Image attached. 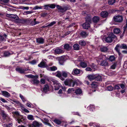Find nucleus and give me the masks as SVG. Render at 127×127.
<instances>
[{"mask_svg": "<svg viewBox=\"0 0 127 127\" xmlns=\"http://www.w3.org/2000/svg\"><path fill=\"white\" fill-rule=\"evenodd\" d=\"M15 104L17 105L20 106L21 107L23 105L19 101L17 100L16 101H15Z\"/></svg>", "mask_w": 127, "mask_h": 127, "instance_id": "nucleus-48", "label": "nucleus"}, {"mask_svg": "<svg viewBox=\"0 0 127 127\" xmlns=\"http://www.w3.org/2000/svg\"><path fill=\"white\" fill-rule=\"evenodd\" d=\"M38 66L41 68L46 67L47 68L48 65L46 64V63L43 61H42L38 65Z\"/></svg>", "mask_w": 127, "mask_h": 127, "instance_id": "nucleus-11", "label": "nucleus"}, {"mask_svg": "<svg viewBox=\"0 0 127 127\" xmlns=\"http://www.w3.org/2000/svg\"><path fill=\"white\" fill-rule=\"evenodd\" d=\"M12 53H11L9 51H5L3 52V56L5 57H7L9 56L12 54Z\"/></svg>", "mask_w": 127, "mask_h": 127, "instance_id": "nucleus-21", "label": "nucleus"}, {"mask_svg": "<svg viewBox=\"0 0 127 127\" xmlns=\"http://www.w3.org/2000/svg\"><path fill=\"white\" fill-rule=\"evenodd\" d=\"M79 44L82 46H85L86 44L85 41L83 40L79 41Z\"/></svg>", "mask_w": 127, "mask_h": 127, "instance_id": "nucleus-34", "label": "nucleus"}, {"mask_svg": "<svg viewBox=\"0 0 127 127\" xmlns=\"http://www.w3.org/2000/svg\"><path fill=\"white\" fill-rule=\"evenodd\" d=\"M115 2V0H108V3L109 5H112Z\"/></svg>", "mask_w": 127, "mask_h": 127, "instance_id": "nucleus-46", "label": "nucleus"}, {"mask_svg": "<svg viewBox=\"0 0 127 127\" xmlns=\"http://www.w3.org/2000/svg\"><path fill=\"white\" fill-rule=\"evenodd\" d=\"M30 82L32 84L35 85H37L39 83V81L38 80H31Z\"/></svg>", "mask_w": 127, "mask_h": 127, "instance_id": "nucleus-39", "label": "nucleus"}, {"mask_svg": "<svg viewBox=\"0 0 127 127\" xmlns=\"http://www.w3.org/2000/svg\"><path fill=\"white\" fill-rule=\"evenodd\" d=\"M0 100L4 103H7L8 102L7 101L2 97H0Z\"/></svg>", "mask_w": 127, "mask_h": 127, "instance_id": "nucleus-57", "label": "nucleus"}, {"mask_svg": "<svg viewBox=\"0 0 127 127\" xmlns=\"http://www.w3.org/2000/svg\"><path fill=\"white\" fill-rule=\"evenodd\" d=\"M36 42L39 44H43L44 43V39L42 37H40L36 39Z\"/></svg>", "mask_w": 127, "mask_h": 127, "instance_id": "nucleus-14", "label": "nucleus"}, {"mask_svg": "<svg viewBox=\"0 0 127 127\" xmlns=\"http://www.w3.org/2000/svg\"><path fill=\"white\" fill-rule=\"evenodd\" d=\"M54 122L58 125H60L61 123V122L58 119H56L54 120Z\"/></svg>", "mask_w": 127, "mask_h": 127, "instance_id": "nucleus-50", "label": "nucleus"}, {"mask_svg": "<svg viewBox=\"0 0 127 127\" xmlns=\"http://www.w3.org/2000/svg\"><path fill=\"white\" fill-rule=\"evenodd\" d=\"M64 49L67 51L70 50L72 48V46L68 44H65L64 46Z\"/></svg>", "mask_w": 127, "mask_h": 127, "instance_id": "nucleus-23", "label": "nucleus"}, {"mask_svg": "<svg viewBox=\"0 0 127 127\" xmlns=\"http://www.w3.org/2000/svg\"><path fill=\"white\" fill-rule=\"evenodd\" d=\"M116 66V64L114 63L111 66V68L112 69H114Z\"/></svg>", "mask_w": 127, "mask_h": 127, "instance_id": "nucleus-55", "label": "nucleus"}, {"mask_svg": "<svg viewBox=\"0 0 127 127\" xmlns=\"http://www.w3.org/2000/svg\"><path fill=\"white\" fill-rule=\"evenodd\" d=\"M64 83L66 85L73 87L76 84V82H73L72 80H66L64 81Z\"/></svg>", "mask_w": 127, "mask_h": 127, "instance_id": "nucleus-6", "label": "nucleus"}, {"mask_svg": "<svg viewBox=\"0 0 127 127\" xmlns=\"http://www.w3.org/2000/svg\"><path fill=\"white\" fill-rule=\"evenodd\" d=\"M62 77L65 78L67 77L68 73L65 71H63L62 72Z\"/></svg>", "mask_w": 127, "mask_h": 127, "instance_id": "nucleus-28", "label": "nucleus"}, {"mask_svg": "<svg viewBox=\"0 0 127 127\" xmlns=\"http://www.w3.org/2000/svg\"><path fill=\"white\" fill-rule=\"evenodd\" d=\"M115 57L114 56H110L109 58V60L111 62L114 61L115 60Z\"/></svg>", "mask_w": 127, "mask_h": 127, "instance_id": "nucleus-45", "label": "nucleus"}, {"mask_svg": "<svg viewBox=\"0 0 127 127\" xmlns=\"http://www.w3.org/2000/svg\"><path fill=\"white\" fill-rule=\"evenodd\" d=\"M86 19V22L91 23V17L90 16L87 15L85 18Z\"/></svg>", "mask_w": 127, "mask_h": 127, "instance_id": "nucleus-26", "label": "nucleus"}, {"mask_svg": "<svg viewBox=\"0 0 127 127\" xmlns=\"http://www.w3.org/2000/svg\"><path fill=\"white\" fill-rule=\"evenodd\" d=\"M25 76L29 78L33 79H37L38 78V76L36 75L34 76L32 75H25Z\"/></svg>", "mask_w": 127, "mask_h": 127, "instance_id": "nucleus-17", "label": "nucleus"}, {"mask_svg": "<svg viewBox=\"0 0 127 127\" xmlns=\"http://www.w3.org/2000/svg\"><path fill=\"white\" fill-rule=\"evenodd\" d=\"M52 81L53 83V84L54 85L55 90H58L61 86V85L55 80H53Z\"/></svg>", "mask_w": 127, "mask_h": 127, "instance_id": "nucleus-7", "label": "nucleus"}, {"mask_svg": "<svg viewBox=\"0 0 127 127\" xmlns=\"http://www.w3.org/2000/svg\"><path fill=\"white\" fill-rule=\"evenodd\" d=\"M95 106L93 105H90L88 107V108L90 111H93L95 109Z\"/></svg>", "mask_w": 127, "mask_h": 127, "instance_id": "nucleus-43", "label": "nucleus"}, {"mask_svg": "<svg viewBox=\"0 0 127 127\" xmlns=\"http://www.w3.org/2000/svg\"><path fill=\"white\" fill-rule=\"evenodd\" d=\"M100 50L102 52H105L107 51L108 49L106 47L102 46L100 48Z\"/></svg>", "mask_w": 127, "mask_h": 127, "instance_id": "nucleus-33", "label": "nucleus"}, {"mask_svg": "<svg viewBox=\"0 0 127 127\" xmlns=\"http://www.w3.org/2000/svg\"><path fill=\"white\" fill-rule=\"evenodd\" d=\"M115 11L113 9H110L108 10V14L113 13H115Z\"/></svg>", "mask_w": 127, "mask_h": 127, "instance_id": "nucleus-51", "label": "nucleus"}, {"mask_svg": "<svg viewBox=\"0 0 127 127\" xmlns=\"http://www.w3.org/2000/svg\"><path fill=\"white\" fill-rule=\"evenodd\" d=\"M42 8L41 7V6H36L34 7L33 8V9L34 10L38 9H41Z\"/></svg>", "mask_w": 127, "mask_h": 127, "instance_id": "nucleus-59", "label": "nucleus"}, {"mask_svg": "<svg viewBox=\"0 0 127 127\" xmlns=\"http://www.w3.org/2000/svg\"><path fill=\"white\" fill-rule=\"evenodd\" d=\"M21 9H26V10H28L29 9V8L28 7H24V6H21Z\"/></svg>", "mask_w": 127, "mask_h": 127, "instance_id": "nucleus-64", "label": "nucleus"}, {"mask_svg": "<svg viewBox=\"0 0 127 127\" xmlns=\"http://www.w3.org/2000/svg\"><path fill=\"white\" fill-rule=\"evenodd\" d=\"M55 52L58 54H60L63 53V51L61 49L57 48L55 50Z\"/></svg>", "mask_w": 127, "mask_h": 127, "instance_id": "nucleus-29", "label": "nucleus"}, {"mask_svg": "<svg viewBox=\"0 0 127 127\" xmlns=\"http://www.w3.org/2000/svg\"><path fill=\"white\" fill-rule=\"evenodd\" d=\"M79 34L82 37L85 38L88 36V33L86 31H82Z\"/></svg>", "mask_w": 127, "mask_h": 127, "instance_id": "nucleus-13", "label": "nucleus"}, {"mask_svg": "<svg viewBox=\"0 0 127 127\" xmlns=\"http://www.w3.org/2000/svg\"><path fill=\"white\" fill-rule=\"evenodd\" d=\"M114 39H117V37L113 33H110L108 35V36L104 38L107 43H111Z\"/></svg>", "mask_w": 127, "mask_h": 127, "instance_id": "nucleus-1", "label": "nucleus"}, {"mask_svg": "<svg viewBox=\"0 0 127 127\" xmlns=\"http://www.w3.org/2000/svg\"><path fill=\"white\" fill-rule=\"evenodd\" d=\"M80 66L83 68L86 67L87 66V63L84 62H81L80 64Z\"/></svg>", "mask_w": 127, "mask_h": 127, "instance_id": "nucleus-27", "label": "nucleus"}, {"mask_svg": "<svg viewBox=\"0 0 127 127\" xmlns=\"http://www.w3.org/2000/svg\"><path fill=\"white\" fill-rule=\"evenodd\" d=\"M100 18L97 16H95L92 18L93 22L95 23L98 22L100 20Z\"/></svg>", "mask_w": 127, "mask_h": 127, "instance_id": "nucleus-20", "label": "nucleus"}, {"mask_svg": "<svg viewBox=\"0 0 127 127\" xmlns=\"http://www.w3.org/2000/svg\"><path fill=\"white\" fill-rule=\"evenodd\" d=\"M113 20L114 22L117 23H121L123 21V17L122 16L117 15L114 16Z\"/></svg>", "mask_w": 127, "mask_h": 127, "instance_id": "nucleus-4", "label": "nucleus"}, {"mask_svg": "<svg viewBox=\"0 0 127 127\" xmlns=\"http://www.w3.org/2000/svg\"><path fill=\"white\" fill-rule=\"evenodd\" d=\"M56 23V22L55 21H53L50 23L48 25V26L49 27H51L53 26L54 24H55Z\"/></svg>", "mask_w": 127, "mask_h": 127, "instance_id": "nucleus-53", "label": "nucleus"}, {"mask_svg": "<svg viewBox=\"0 0 127 127\" xmlns=\"http://www.w3.org/2000/svg\"><path fill=\"white\" fill-rule=\"evenodd\" d=\"M1 93L2 95L6 97H8L10 96V94L6 91H1Z\"/></svg>", "mask_w": 127, "mask_h": 127, "instance_id": "nucleus-22", "label": "nucleus"}, {"mask_svg": "<svg viewBox=\"0 0 127 127\" xmlns=\"http://www.w3.org/2000/svg\"><path fill=\"white\" fill-rule=\"evenodd\" d=\"M113 32L115 33L119 34L120 32V31L118 28H115L113 30Z\"/></svg>", "mask_w": 127, "mask_h": 127, "instance_id": "nucleus-40", "label": "nucleus"}, {"mask_svg": "<svg viewBox=\"0 0 127 127\" xmlns=\"http://www.w3.org/2000/svg\"><path fill=\"white\" fill-rule=\"evenodd\" d=\"M85 70L86 71H92V69L91 67H87L85 69Z\"/></svg>", "mask_w": 127, "mask_h": 127, "instance_id": "nucleus-62", "label": "nucleus"}, {"mask_svg": "<svg viewBox=\"0 0 127 127\" xmlns=\"http://www.w3.org/2000/svg\"><path fill=\"white\" fill-rule=\"evenodd\" d=\"M56 7L58 10V12L63 13L68 9V7L66 6H61L59 5H56Z\"/></svg>", "mask_w": 127, "mask_h": 127, "instance_id": "nucleus-2", "label": "nucleus"}, {"mask_svg": "<svg viewBox=\"0 0 127 127\" xmlns=\"http://www.w3.org/2000/svg\"><path fill=\"white\" fill-rule=\"evenodd\" d=\"M1 115L4 118H6L7 116V115L6 114L5 112L3 111H1Z\"/></svg>", "mask_w": 127, "mask_h": 127, "instance_id": "nucleus-42", "label": "nucleus"}, {"mask_svg": "<svg viewBox=\"0 0 127 127\" xmlns=\"http://www.w3.org/2000/svg\"><path fill=\"white\" fill-rule=\"evenodd\" d=\"M82 71L80 69H78L77 68H74L72 72V74L73 75H77L79 74Z\"/></svg>", "mask_w": 127, "mask_h": 127, "instance_id": "nucleus-12", "label": "nucleus"}, {"mask_svg": "<svg viewBox=\"0 0 127 127\" xmlns=\"http://www.w3.org/2000/svg\"><path fill=\"white\" fill-rule=\"evenodd\" d=\"M4 38V37L0 34V42L3 41Z\"/></svg>", "mask_w": 127, "mask_h": 127, "instance_id": "nucleus-60", "label": "nucleus"}, {"mask_svg": "<svg viewBox=\"0 0 127 127\" xmlns=\"http://www.w3.org/2000/svg\"><path fill=\"white\" fill-rule=\"evenodd\" d=\"M49 88L48 85H46L44 86L43 88V91L45 92H47L49 91Z\"/></svg>", "mask_w": 127, "mask_h": 127, "instance_id": "nucleus-37", "label": "nucleus"}, {"mask_svg": "<svg viewBox=\"0 0 127 127\" xmlns=\"http://www.w3.org/2000/svg\"><path fill=\"white\" fill-rule=\"evenodd\" d=\"M83 28L85 29H87L90 27V23L86 22L82 25Z\"/></svg>", "mask_w": 127, "mask_h": 127, "instance_id": "nucleus-15", "label": "nucleus"}, {"mask_svg": "<svg viewBox=\"0 0 127 127\" xmlns=\"http://www.w3.org/2000/svg\"><path fill=\"white\" fill-rule=\"evenodd\" d=\"M19 97L23 102H25L26 101V99L24 96L20 94H19Z\"/></svg>", "mask_w": 127, "mask_h": 127, "instance_id": "nucleus-41", "label": "nucleus"}, {"mask_svg": "<svg viewBox=\"0 0 127 127\" xmlns=\"http://www.w3.org/2000/svg\"><path fill=\"white\" fill-rule=\"evenodd\" d=\"M36 63V61L35 60H33L31 62H30V63L31 64H32L34 65Z\"/></svg>", "mask_w": 127, "mask_h": 127, "instance_id": "nucleus-58", "label": "nucleus"}, {"mask_svg": "<svg viewBox=\"0 0 127 127\" xmlns=\"http://www.w3.org/2000/svg\"><path fill=\"white\" fill-rule=\"evenodd\" d=\"M42 126V124L36 121H33L32 124L30 125V127H39Z\"/></svg>", "mask_w": 127, "mask_h": 127, "instance_id": "nucleus-9", "label": "nucleus"}, {"mask_svg": "<svg viewBox=\"0 0 127 127\" xmlns=\"http://www.w3.org/2000/svg\"><path fill=\"white\" fill-rule=\"evenodd\" d=\"M47 69L50 71H53L57 70V68L55 66H53L51 67H48L47 68Z\"/></svg>", "mask_w": 127, "mask_h": 127, "instance_id": "nucleus-24", "label": "nucleus"}, {"mask_svg": "<svg viewBox=\"0 0 127 127\" xmlns=\"http://www.w3.org/2000/svg\"><path fill=\"white\" fill-rule=\"evenodd\" d=\"M27 118L29 120H33L34 119L33 116L32 115H29L27 116Z\"/></svg>", "mask_w": 127, "mask_h": 127, "instance_id": "nucleus-49", "label": "nucleus"}, {"mask_svg": "<svg viewBox=\"0 0 127 127\" xmlns=\"http://www.w3.org/2000/svg\"><path fill=\"white\" fill-rule=\"evenodd\" d=\"M21 109L22 110V111H24L26 113H29V111L27 109L25 108L23 106V105L21 107Z\"/></svg>", "mask_w": 127, "mask_h": 127, "instance_id": "nucleus-44", "label": "nucleus"}, {"mask_svg": "<svg viewBox=\"0 0 127 127\" xmlns=\"http://www.w3.org/2000/svg\"><path fill=\"white\" fill-rule=\"evenodd\" d=\"M56 76L59 78L62 77V72L58 71L55 73Z\"/></svg>", "mask_w": 127, "mask_h": 127, "instance_id": "nucleus-32", "label": "nucleus"}, {"mask_svg": "<svg viewBox=\"0 0 127 127\" xmlns=\"http://www.w3.org/2000/svg\"><path fill=\"white\" fill-rule=\"evenodd\" d=\"M74 91V88H69L67 91V93L68 94H70L72 93Z\"/></svg>", "mask_w": 127, "mask_h": 127, "instance_id": "nucleus-47", "label": "nucleus"}, {"mask_svg": "<svg viewBox=\"0 0 127 127\" xmlns=\"http://www.w3.org/2000/svg\"><path fill=\"white\" fill-rule=\"evenodd\" d=\"M97 86V83L95 82H93L91 85V87L93 88H96Z\"/></svg>", "mask_w": 127, "mask_h": 127, "instance_id": "nucleus-36", "label": "nucleus"}, {"mask_svg": "<svg viewBox=\"0 0 127 127\" xmlns=\"http://www.w3.org/2000/svg\"><path fill=\"white\" fill-rule=\"evenodd\" d=\"M115 50L118 53V55L119 56V57L122 58L123 57V55L120 52V49L117 47H115Z\"/></svg>", "mask_w": 127, "mask_h": 127, "instance_id": "nucleus-25", "label": "nucleus"}, {"mask_svg": "<svg viewBox=\"0 0 127 127\" xmlns=\"http://www.w3.org/2000/svg\"><path fill=\"white\" fill-rule=\"evenodd\" d=\"M59 62L61 65H63L64 62L65 61V58L63 56L60 57L59 59Z\"/></svg>", "mask_w": 127, "mask_h": 127, "instance_id": "nucleus-19", "label": "nucleus"}, {"mask_svg": "<svg viewBox=\"0 0 127 127\" xmlns=\"http://www.w3.org/2000/svg\"><path fill=\"white\" fill-rule=\"evenodd\" d=\"M48 15V13L44 12L41 14V16L42 17H44Z\"/></svg>", "mask_w": 127, "mask_h": 127, "instance_id": "nucleus-61", "label": "nucleus"}, {"mask_svg": "<svg viewBox=\"0 0 127 127\" xmlns=\"http://www.w3.org/2000/svg\"><path fill=\"white\" fill-rule=\"evenodd\" d=\"M116 47L118 48H120L121 49H125L127 50V44L123 43L120 44H118L116 45Z\"/></svg>", "mask_w": 127, "mask_h": 127, "instance_id": "nucleus-10", "label": "nucleus"}, {"mask_svg": "<svg viewBox=\"0 0 127 127\" xmlns=\"http://www.w3.org/2000/svg\"><path fill=\"white\" fill-rule=\"evenodd\" d=\"M87 77L89 79H102L101 76L99 75L90 74L88 75Z\"/></svg>", "mask_w": 127, "mask_h": 127, "instance_id": "nucleus-3", "label": "nucleus"}, {"mask_svg": "<svg viewBox=\"0 0 127 127\" xmlns=\"http://www.w3.org/2000/svg\"><path fill=\"white\" fill-rule=\"evenodd\" d=\"M107 90L111 91L113 90V88L112 86H110L107 87Z\"/></svg>", "mask_w": 127, "mask_h": 127, "instance_id": "nucleus-54", "label": "nucleus"}, {"mask_svg": "<svg viewBox=\"0 0 127 127\" xmlns=\"http://www.w3.org/2000/svg\"><path fill=\"white\" fill-rule=\"evenodd\" d=\"M101 16L103 18H105L107 17L108 15V12L106 11H102L100 13Z\"/></svg>", "mask_w": 127, "mask_h": 127, "instance_id": "nucleus-16", "label": "nucleus"}, {"mask_svg": "<svg viewBox=\"0 0 127 127\" xmlns=\"http://www.w3.org/2000/svg\"><path fill=\"white\" fill-rule=\"evenodd\" d=\"M36 18L34 19L30 23L31 25L32 26H34L36 24H38L40 22H39L36 21Z\"/></svg>", "mask_w": 127, "mask_h": 127, "instance_id": "nucleus-30", "label": "nucleus"}, {"mask_svg": "<svg viewBox=\"0 0 127 127\" xmlns=\"http://www.w3.org/2000/svg\"><path fill=\"white\" fill-rule=\"evenodd\" d=\"M7 17H9L14 19V20L17 22L18 20L19 19V17L16 15H14L11 14H7L6 15Z\"/></svg>", "mask_w": 127, "mask_h": 127, "instance_id": "nucleus-8", "label": "nucleus"}, {"mask_svg": "<svg viewBox=\"0 0 127 127\" xmlns=\"http://www.w3.org/2000/svg\"><path fill=\"white\" fill-rule=\"evenodd\" d=\"M33 12L32 11H26L24 12V13L25 15H27L29 14H31L33 13Z\"/></svg>", "mask_w": 127, "mask_h": 127, "instance_id": "nucleus-52", "label": "nucleus"}, {"mask_svg": "<svg viewBox=\"0 0 127 127\" xmlns=\"http://www.w3.org/2000/svg\"><path fill=\"white\" fill-rule=\"evenodd\" d=\"M91 66L92 68L94 69H95L96 68V66L93 63L91 65Z\"/></svg>", "mask_w": 127, "mask_h": 127, "instance_id": "nucleus-56", "label": "nucleus"}, {"mask_svg": "<svg viewBox=\"0 0 127 127\" xmlns=\"http://www.w3.org/2000/svg\"><path fill=\"white\" fill-rule=\"evenodd\" d=\"M127 28V21L126 22V24L123 27V30L126 31Z\"/></svg>", "mask_w": 127, "mask_h": 127, "instance_id": "nucleus-63", "label": "nucleus"}, {"mask_svg": "<svg viewBox=\"0 0 127 127\" xmlns=\"http://www.w3.org/2000/svg\"><path fill=\"white\" fill-rule=\"evenodd\" d=\"M75 93L76 94L78 95H80L82 93V91L80 89H76L75 91Z\"/></svg>", "mask_w": 127, "mask_h": 127, "instance_id": "nucleus-38", "label": "nucleus"}, {"mask_svg": "<svg viewBox=\"0 0 127 127\" xmlns=\"http://www.w3.org/2000/svg\"><path fill=\"white\" fill-rule=\"evenodd\" d=\"M15 70L20 74H25L26 73L25 71L28 70V69L25 68H23L22 67H19L16 68Z\"/></svg>", "mask_w": 127, "mask_h": 127, "instance_id": "nucleus-5", "label": "nucleus"}, {"mask_svg": "<svg viewBox=\"0 0 127 127\" xmlns=\"http://www.w3.org/2000/svg\"><path fill=\"white\" fill-rule=\"evenodd\" d=\"M73 49L76 50H79V46L78 44H75L73 46Z\"/></svg>", "mask_w": 127, "mask_h": 127, "instance_id": "nucleus-31", "label": "nucleus"}, {"mask_svg": "<svg viewBox=\"0 0 127 127\" xmlns=\"http://www.w3.org/2000/svg\"><path fill=\"white\" fill-rule=\"evenodd\" d=\"M28 21L29 20L27 19H19V18L17 23L24 24L25 23H27Z\"/></svg>", "mask_w": 127, "mask_h": 127, "instance_id": "nucleus-18", "label": "nucleus"}, {"mask_svg": "<svg viewBox=\"0 0 127 127\" xmlns=\"http://www.w3.org/2000/svg\"><path fill=\"white\" fill-rule=\"evenodd\" d=\"M108 63L106 61H102L101 63V65L102 66H106L108 65Z\"/></svg>", "mask_w": 127, "mask_h": 127, "instance_id": "nucleus-35", "label": "nucleus"}]
</instances>
